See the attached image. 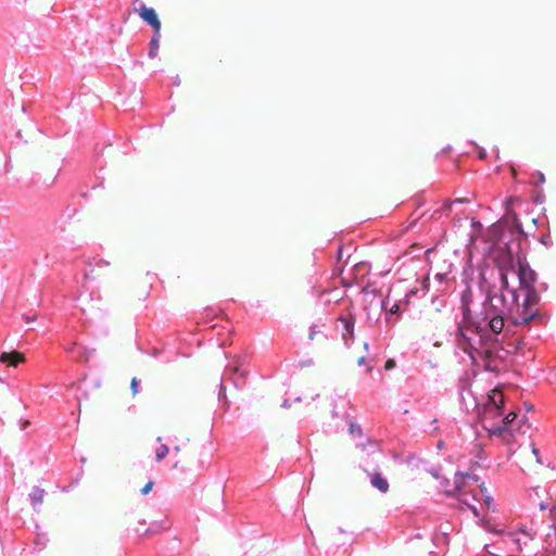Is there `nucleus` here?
<instances>
[{"instance_id":"5","label":"nucleus","mask_w":556,"mask_h":556,"mask_svg":"<svg viewBox=\"0 0 556 556\" xmlns=\"http://www.w3.org/2000/svg\"><path fill=\"white\" fill-rule=\"evenodd\" d=\"M471 226V233L470 236V242L473 243L475 237H483L484 241L489 243V253L492 258H494V250L492 248V238L489 233L490 228L493 226L491 225L486 230H484L483 225L480 223V220L472 218L470 222Z\"/></svg>"},{"instance_id":"33","label":"nucleus","mask_w":556,"mask_h":556,"mask_svg":"<svg viewBox=\"0 0 556 556\" xmlns=\"http://www.w3.org/2000/svg\"><path fill=\"white\" fill-rule=\"evenodd\" d=\"M547 289V285L546 283H542L541 285V290H546Z\"/></svg>"},{"instance_id":"34","label":"nucleus","mask_w":556,"mask_h":556,"mask_svg":"<svg viewBox=\"0 0 556 556\" xmlns=\"http://www.w3.org/2000/svg\"><path fill=\"white\" fill-rule=\"evenodd\" d=\"M231 370H232L233 374H238L239 372L238 367H233Z\"/></svg>"},{"instance_id":"18","label":"nucleus","mask_w":556,"mask_h":556,"mask_svg":"<svg viewBox=\"0 0 556 556\" xmlns=\"http://www.w3.org/2000/svg\"><path fill=\"white\" fill-rule=\"evenodd\" d=\"M138 387H139V380L136 377H134L130 382V389H131V393L134 396L137 395V393H138Z\"/></svg>"},{"instance_id":"41","label":"nucleus","mask_w":556,"mask_h":556,"mask_svg":"<svg viewBox=\"0 0 556 556\" xmlns=\"http://www.w3.org/2000/svg\"><path fill=\"white\" fill-rule=\"evenodd\" d=\"M341 254H342V249L340 248L339 249V257H341Z\"/></svg>"},{"instance_id":"16","label":"nucleus","mask_w":556,"mask_h":556,"mask_svg":"<svg viewBox=\"0 0 556 556\" xmlns=\"http://www.w3.org/2000/svg\"><path fill=\"white\" fill-rule=\"evenodd\" d=\"M169 452V448L167 445H161L157 450H156V453H155V457L157 460H162L164 459L167 454Z\"/></svg>"},{"instance_id":"19","label":"nucleus","mask_w":556,"mask_h":556,"mask_svg":"<svg viewBox=\"0 0 556 556\" xmlns=\"http://www.w3.org/2000/svg\"><path fill=\"white\" fill-rule=\"evenodd\" d=\"M540 242L544 244L546 248L552 247V239L549 235H543L540 237Z\"/></svg>"},{"instance_id":"31","label":"nucleus","mask_w":556,"mask_h":556,"mask_svg":"<svg viewBox=\"0 0 556 556\" xmlns=\"http://www.w3.org/2000/svg\"><path fill=\"white\" fill-rule=\"evenodd\" d=\"M464 391H465V387H464V382H462V391H460V397L464 399Z\"/></svg>"},{"instance_id":"24","label":"nucleus","mask_w":556,"mask_h":556,"mask_svg":"<svg viewBox=\"0 0 556 556\" xmlns=\"http://www.w3.org/2000/svg\"><path fill=\"white\" fill-rule=\"evenodd\" d=\"M539 507L541 510H546V509H548V504L545 502H541Z\"/></svg>"},{"instance_id":"29","label":"nucleus","mask_w":556,"mask_h":556,"mask_svg":"<svg viewBox=\"0 0 556 556\" xmlns=\"http://www.w3.org/2000/svg\"><path fill=\"white\" fill-rule=\"evenodd\" d=\"M548 540H552V535H551V533H547V534H546V540H545V542H548ZM552 544H553V541H551V542L548 543V545H549V546H552Z\"/></svg>"},{"instance_id":"3","label":"nucleus","mask_w":556,"mask_h":556,"mask_svg":"<svg viewBox=\"0 0 556 556\" xmlns=\"http://www.w3.org/2000/svg\"><path fill=\"white\" fill-rule=\"evenodd\" d=\"M536 535V531L530 527H519L517 530L508 531L505 534V543L509 545L513 553L522 552L523 547L528 545Z\"/></svg>"},{"instance_id":"4","label":"nucleus","mask_w":556,"mask_h":556,"mask_svg":"<svg viewBox=\"0 0 556 556\" xmlns=\"http://www.w3.org/2000/svg\"><path fill=\"white\" fill-rule=\"evenodd\" d=\"M134 3H139L138 8H134V11L138 13V15L150 25L154 33L161 31V22L154 9L146 7L140 0H134Z\"/></svg>"},{"instance_id":"30","label":"nucleus","mask_w":556,"mask_h":556,"mask_svg":"<svg viewBox=\"0 0 556 556\" xmlns=\"http://www.w3.org/2000/svg\"><path fill=\"white\" fill-rule=\"evenodd\" d=\"M435 278H437L438 280H440V281H441V280L444 278V274H440V273H438V274L435 275Z\"/></svg>"},{"instance_id":"17","label":"nucleus","mask_w":556,"mask_h":556,"mask_svg":"<svg viewBox=\"0 0 556 556\" xmlns=\"http://www.w3.org/2000/svg\"><path fill=\"white\" fill-rule=\"evenodd\" d=\"M153 486H154V481H152V480L148 481L144 484V486L140 490L141 494L142 495L149 494L152 491Z\"/></svg>"},{"instance_id":"22","label":"nucleus","mask_w":556,"mask_h":556,"mask_svg":"<svg viewBox=\"0 0 556 556\" xmlns=\"http://www.w3.org/2000/svg\"><path fill=\"white\" fill-rule=\"evenodd\" d=\"M535 176H538L539 184H543L545 181V177L541 172H536Z\"/></svg>"},{"instance_id":"12","label":"nucleus","mask_w":556,"mask_h":556,"mask_svg":"<svg viewBox=\"0 0 556 556\" xmlns=\"http://www.w3.org/2000/svg\"><path fill=\"white\" fill-rule=\"evenodd\" d=\"M325 338L326 337L324 336V332L321 331V329L317 325H313L309 328L308 339L311 341H314V340L323 341Z\"/></svg>"},{"instance_id":"39","label":"nucleus","mask_w":556,"mask_h":556,"mask_svg":"<svg viewBox=\"0 0 556 556\" xmlns=\"http://www.w3.org/2000/svg\"><path fill=\"white\" fill-rule=\"evenodd\" d=\"M471 509H472V511H473L476 515L478 514V511H477V508H476V507H472Z\"/></svg>"},{"instance_id":"25","label":"nucleus","mask_w":556,"mask_h":556,"mask_svg":"<svg viewBox=\"0 0 556 556\" xmlns=\"http://www.w3.org/2000/svg\"><path fill=\"white\" fill-rule=\"evenodd\" d=\"M422 289V290H428V287L426 286V282L425 281H421L419 279V290Z\"/></svg>"},{"instance_id":"11","label":"nucleus","mask_w":556,"mask_h":556,"mask_svg":"<svg viewBox=\"0 0 556 556\" xmlns=\"http://www.w3.org/2000/svg\"><path fill=\"white\" fill-rule=\"evenodd\" d=\"M371 484L381 492H387L389 489L388 481L380 473L372 475Z\"/></svg>"},{"instance_id":"9","label":"nucleus","mask_w":556,"mask_h":556,"mask_svg":"<svg viewBox=\"0 0 556 556\" xmlns=\"http://www.w3.org/2000/svg\"><path fill=\"white\" fill-rule=\"evenodd\" d=\"M438 419H433L429 421L427 425L424 426V432L425 434L429 437L435 438V447L438 451H442L444 448V440L440 435V427L438 426Z\"/></svg>"},{"instance_id":"28","label":"nucleus","mask_w":556,"mask_h":556,"mask_svg":"<svg viewBox=\"0 0 556 556\" xmlns=\"http://www.w3.org/2000/svg\"><path fill=\"white\" fill-rule=\"evenodd\" d=\"M357 364L361 366V365H364L365 364V357L362 356V357H358L357 359Z\"/></svg>"},{"instance_id":"1","label":"nucleus","mask_w":556,"mask_h":556,"mask_svg":"<svg viewBox=\"0 0 556 556\" xmlns=\"http://www.w3.org/2000/svg\"><path fill=\"white\" fill-rule=\"evenodd\" d=\"M489 233L495 251L493 260L500 270V287H489L477 306L470 289L462 293L458 340L472 364L485 371L500 372L508 356L526 346L520 334L508 336L509 326H541L547 323L548 316L538 306L541 298L535 289L536 273L527 262L528 236L517 214L507 212Z\"/></svg>"},{"instance_id":"13","label":"nucleus","mask_w":556,"mask_h":556,"mask_svg":"<svg viewBox=\"0 0 556 556\" xmlns=\"http://www.w3.org/2000/svg\"><path fill=\"white\" fill-rule=\"evenodd\" d=\"M159 39H160V33H154V35L150 41V50H149L150 58H155L157 54Z\"/></svg>"},{"instance_id":"36","label":"nucleus","mask_w":556,"mask_h":556,"mask_svg":"<svg viewBox=\"0 0 556 556\" xmlns=\"http://www.w3.org/2000/svg\"><path fill=\"white\" fill-rule=\"evenodd\" d=\"M491 501H492V498L490 496L485 497V502H486L488 505L490 504Z\"/></svg>"},{"instance_id":"20","label":"nucleus","mask_w":556,"mask_h":556,"mask_svg":"<svg viewBox=\"0 0 556 556\" xmlns=\"http://www.w3.org/2000/svg\"><path fill=\"white\" fill-rule=\"evenodd\" d=\"M395 367V361L392 359V358H389L386 363H384V369L386 370H390L392 368Z\"/></svg>"},{"instance_id":"2","label":"nucleus","mask_w":556,"mask_h":556,"mask_svg":"<svg viewBox=\"0 0 556 556\" xmlns=\"http://www.w3.org/2000/svg\"><path fill=\"white\" fill-rule=\"evenodd\" d=\"M482 425L491 438L501 439L508 452L516 450L514 431L520 429L519 413L506 406L505 395L500 386H495L486 393L485 402L482 404Z\"/></svg>"},{"instance_id":"27","label":"nucleus","mask_w":556,"mask_h":556,"mask_svg":"<svg viewBox=\"0 0 556 556\" xmlns=\"http://www.w3.org/2000/svg\"><path fill=\"white\" fill-rule=\"evenodd\" d=\"M432 252H433V249H427V250H426V252H425V256H426V258H427V260H429V255H430V253H432Z\"/></svg>"},{"instance_id":"21","label":"nucleus","mask_w":556,"mask_h":556,"mask_svg":"<svg viewBox=\"0 0 556 556\" xmlns=\"http://www.w3.org/2000/svg\"><path fill=\"white\" fill-rule=\"evenodd\" d=\"M242 383H244V375L243 374H241L240 378L235 380L236 387H239Z\"/></svg>"},{"instance_id":"15","label":"nucleus","mask_w":556,"mask_h":556,"mask_svg":"<svg viewBox=\"0 0 556 556\" xmlns=\"http://www.w3.org/2000/svg\"><path fill=\"white\" fill-rule=\"evenodd\" d=\"M45 491L42 489L36 488L31 493V503L34 506L41 504L43 501Z\"/></svg>"},{"instance_id":"8","label":"nucleus","mask_w":556,"mask_h":556,"mask_svg":"<svg viewBox=\"0 0 556 556\" xmlns=\"http://www.w3.org/2000/svg\"><path fill=\"white\" fill-rule=\"evenodd\" d=\"M338 323L342 325V337L345 341L349 339H353L354 337V326H355V317L349 311L346 315H341L337 319Z\"/></svg>"},{"instance_id":"37","label":"nucleus","mask_w":556,"mask_h":556,"mask_svg":"<svg viewBox=\"0 0 556 556\" xmlns=\"http://www.w3.org/2000/svg\"><path fill=\"white\" fill-rule=\"evenodd\" d=\"M419 208L421 207V194L419 193V202H418Z\"/></svg>"},{"instance_id":"23","label":"nucleus","mask_w":556,"mask_h":556,"mask_svg":"<svg viewBox=\"0 0 556 556\" xmlns=\"http://www.w3.org/2000/svg\"><path fill=\"white\" fill-rule=\"evenodd\" d=\"M468 393L473 397L475 402H476V406L480 405L481 403L479 402L478 397L475 395V393L472 392L471 389H468Z\"/></svg>"},{"instance_id":"14","label":"nucleus","mask_w":556,"mask_h":556,"mask_svg":"<svg viewBox=\"0 0 556 556\" xmlns=\"http://www.w3.org/2000/svg\"><path fill=\"white\" fill-rule=\"evenodd\" d=\"M349 432L352 437L361 438L363 435L361 426L353 419L349 422Z\"/></svg>"},{"instance_id":"7","label":"nucleus","mask_w":556,"mask_h":556,"mask_svg":"<svg viewBox=\"0 0 556 556\" xmlns=\"http://www.w3.org/2000/svg\"><path fill=\"white\" fill-rule=\"evenodd\" d=\"M471 481L478 483L480 481V478L473 472H455L453 481V491L460 492Z\"/></svg>"},{"instance_id":"26","label":"nucleus","mask_w":556,"mask_h":556,"mask_svg":"<svg viewBox=\"0 0 556 556\" xmlns=\"http://www.w3.org/2000/svg\"><path fill=\"white\" fill-rule=\"evenodd\" d=\"M479 156L480 159H484L486 156V152L483 149H480Z\"/></svg>"},{"instance_id":"6","label":"nucleus","mask_w":556,"mask_h":556,"mask_svg":"<svg viewBox=\"0 0 556 556\" xmlns=\"http://www.w3.org/2000/svg\"><path fill=\"white\" fill-rule=\"evenodd\" d=\"M419 463H421V459L419 458ZM424 470L431 475L435 480L439 481L440 486L444 490L446 494H451L452 490L448 489L451 486V482L447 478H445L442 475V467L440 465L438 466H429L427 463H424Z\"/></svg>"},{"instance_id":"42","label":"nucleus","mask_w":556,"mask_h":556,"mask_svg":"<svg viewBox=\"0 0 556 556\" xmlns=\"http://www.w3.org/2000/svg\"><path fill=\"white\" fill-rule=\"evenodd\" d=\"M84 359H85V362H88V359H89L88 355H86V356L84 357Z\"/></svg>"},{"instance_id":"35","label":"nucleus","mask_w":556,"mask_h":556,"mask_svg":"<svg viewBox=\"0 0 556 556\" xmlns=\"http://www.w3.org/2000/svg\"><path fill=\"white\" fill-rule=\"evenodd\" d=\"M485 491V488L483 486V483L480 485V492L483 493Z\"/></svg>"},{"instance_id":"10","label":"nucleus","mask_w":556,"mask_h":556,"mask_svg":"<svg viewBox=\"0 0 556 556\" xmlns=\"http://www.w3.org/2000/svg\"><path fill=\"white\" fill-rule=\"evenodd\" d=\"M25 362V356L21 352L12 351V352H3L0 355V363L5 364L8 366L17 367L20 364Z\"/></svg>"},{"instance_id":"32","label":"nucleus","mask_w":556,"mask_h":556,"mask_svg":"<svg viewBox=\"0 0 556 556\" xmlns=\"http://www.w3.org/2000/svg\"><path fill=\"white\" fill-rule=\"evenodd\" d=\"M397 309H399V306H397V305H394V306L391 308V313H395Z\"/></svg>"},{"instance_id":"40","label":"nucleus","mask_w":556,"mask_h":556,"mask_svg":"<svg viewBox=\"0 0 556 556\" xmlns=\"http://www.w3.org/2000/svg\"><path fill=\"white\" fill-rule=\"evenodd\" d=\"M533 453H534L535 455H538V454H539V451H538L536 448H533Z\"/></svg>"},{"instance_id":"38","label":"nucleus","mask_w":556,"mask_h":556,"mask_svg":"<svg viewBox=\"0 0 556 556\" xmlns=\"http://www.w3.org/2000/svg\"><path fill=\"white\" fill-rule=\"evenodd\" d=\"M179 451H180V446L179 445L175 446V452H179Z\"/></svg>"}]
</instances>
